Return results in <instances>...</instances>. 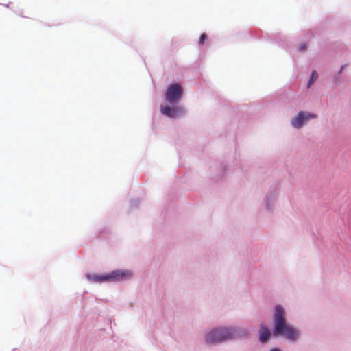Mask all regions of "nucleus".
Wrapping results in <instances>:
<instances>
[{"instance_id":"obj_1","label":"nucleus","mask_w":351,"mask_h":351,"mask_svg":"<svg viewBox=\"0 0 351 351\" xmlns=\"http://www.w3.org/2000/svg\"><path fill=\"white\" fill-rule=\"evenodd\" d=\"M184 94L183 86L180 83H171L164 93L165 103L160 106L162 115L171 119L182 117L184 108L180 105Z\"/></svg>"},{"instance_id":"obj_2","label":"nucleus","mask_w":351,"mask_h":351,"mask_svg":"<svg viewBox=\"0 0 351 351\" xmlns=\"http://www.w3.org/2000/svg\"><path fill=\"white\" fill-rule=\"evenodd\" d=\"M272 334L282 337L291 343H295L300 337L298 328L289 323L287 319V311L281 304L274 306Z\"/></svg>"},{"instance_id":"obj_3","label":"nucleus","mask_w":351,"mask_h":351,"mask_svg":"<svg viewBox=\"0 0 351 351\" xmlns=\"http://www.w3.org/2000/svg\"><path fill=\"white\" fill-rule=\"evenodd\" d=\"M249 330L241 326H224L216 328L205 336L207 343H222L236 338H245L249 337Z\"/></svg>"},{"instance_id":"obj_4","label":"nucleus","mask_w":351,"mask_h":351,"mask_svg":"<svg viewBox=\"0 0 351 351\" xmlns=\"http://www.w3.org/2000/svg\"><path fill=\"white\" fill-rule=\"evenodd\" d=\"M85 276L91 282L102 284L127 281L132 277L133 273L130 269H117L101 274L86 273Z\"/></svg>"},{"instance_id":"obj_5","label":"nucleus","mask_w":351,"mask_h":351,"mask_svg":"<svg viewBox=\"0 0 351 351\" xmlns=\"http://www.w3.org/2000/svg\"><path fill=\"white\" fill-rule=\"evenodd\" d=\"M317 115L308 111H300L297 115L293 117L291 120V125L295 129H300L309 120L316 119Z\"/></svg>"},{"instance_id":"obj_6","label":"nucleus","mask_w":351,"mask_h":351,"mask_svg":"<svg viewBox=\"0 0 351 351\" xmlns=\"http://www.w3.org/2000/svg\"><path fill=\"white\" fill-rule=\"evenodd\" d=\"M276 197V187H271L267 193L265 198L263 199V204L264 208L270 212L273 210L275 200Z\"/></svg>"},{"instance_id":"obj_7","label":"nucleus","mask_w":351,"mask_h":351,"mask_svg":"<svg viewBox=\"0 0 351 351\" xmlns=\"http://www.w3.org/2000/svg\"><path fill=\"white\" fill-rule=\"evenodd\" d=\"M271 42L278 44L280 47L286 51H289L291 48L290 41L285 35L277 34L270 36Z\"/></svg>"},{"instance_id":"obj_8","label":"nucleus","mask_w":351,"mask_h":351,"mask_svg":"<svg viewBox=\"0 0 351 351\" xmlns=\"http://www.w3.org/2000/svg\"><path fill=\"white\" fill-rule=\"evenodd\" d=\"M271 332L269 328L265 324H261L258 331V341L261 343H265L271 338Z\"/></svg>"},{"instance_id":"obj_9","label":"nucleus","mask_w":351,"mask_h":351,"mask_svg":"<svg viewBox=\"0 0 351 351\" xmlns=\"http://www.w3.org/2000/svg\"><path fill=\"white\" fill-rule=\"evenodd\" d=\"M318 73L315 70H313L307 82V88H310L317 80Z\"/></svg>"},{"instance_id":"obj_10","label":"nucleus","mask_w":351,"mask_h":351,"mask_svg":"<svg viewBox=\"0 0 351 351\" xmlns=\"http://www.w3.org/2000/svg\"><path fill=\"white\" fill-rule=\"evenodd\" d=\"M308 48V45L306 42L300 43L298 45L296 51L299 53H304Z\"/></svg>"},{"instance_id":"obj_11","label":"nucleus","mask_w":351,"mask_h":351,"mask_svg":"<svg viewBox=\"0 0 351 351\" xmlns=\"http://www.w3.org/2000/svg\"><path fill=\"white\" fill-rule=\"evenodd\" d=\"M141 199L138 197L132 198L130 201V210H135L138 208Z\"/></svg>"},{"instance_id":"obj_12","label":"nucleus","mask_w":351,"mask_h":351,"mask_svg":"<svg viewBox=\"0 0 351 351\" xmlns=\"http://www.w3.org/2000/svg\"><path fill=\"white\" fill-rule=\"evenodd\" d=\"M226 173V165H221L220 167V173L216 176H213V179H216L217 180H220L223 178L224 175Z\"/></svg>"},{"instance_id":"obj_13","label":"nucleus","mask_w":351,"mask_h":351,"mask_svg":"<svg viewBox=\"0 0 351 351\" xmlns=\"http://www.w3.org/2000/svg\"><path fill=\"white\" fill-rule=\"evenodd\" d=\"M251 36L254 38H263L264 37L263 33L260 29H254L250 32Z\"/></svg>"},{"instance_id":"obj_14","label":"nucleus","mask_w":351,"mask_h":351,"mask_svg":"<svg viewBox=\"0 0 351 351\" xmlns=\"http://www.w3.org/2000/svg\"><path fill=\"white\" fill-rule=\"evenodd\" d=\"M207 39H208V36L206 33L201 34L199 38V41H198L199 45L203 46L204 45L205 42L207 40Z\"/></svg>"},{"instance_id":"obj_15","label":"nucleus","mask_w":351,"mask_h":351,"mask_svg":"<svg viewBox=\"0 0 351 351\" xmlns=\"http://www.w3.org/2000/svg\"><path fill=\"white\" fill-rule=\"evenodd\" d=\"M340 79H341V75H339L337 73L334 75L333 77H332V82L335 84H338L340 82Z\"/></svg>"},{"instance_id":"obj_16","label":"nucleus","mask_w":351,"mask_h":351,"mask_svg":"<svg viewBox=\"0 0 351 351\" xmlns=\"http://www.w3.org/2000/svg\"><path fill=\"white\" fill-rule=\"evenodd\" d=\"M347 66V64H342L339 69V70L338 71L337 73L339 75H341L342 72L343 71V70L346 69V67Z\"/></svg>"},{"instance_id":"obj_17","label":"nucleus","mask_w":351,"mask_h":351,"mask_svg":"<svg viewBox=\"0 0 351 351\" xmlns=\"http://www.w3.org/2000/svg\"><path fill=\"white\" fill-rule=\"evenodd\" d=\"M269 351H282V350L279 347H272L269 349Z\"/></svg>"},{"instance_id":"obj_18","label":"nucleus","mask_w":351,"mask_h":351,"mask_svg":"<svg viewBox=\"0 0 351 351\" xmlns=\"http://www.w3.org/2000/svg\"><path fill=\"white\" fill-rule=\"evenodd\" d=\"M305 33H306V34H307V36H308L310 38H311V37H313V36H314V35H313V34L312 31H311V30H310V29L307 30Z\"/></svg>"},{"instance_id":"obj_19","label":"nucleus","mask_w":351,"mask_h":351,"mask_svg":"<svg viewBox=\"0 0 351 351\" xmlns=\"http://www.w3.org/2000/svg\"><path fill=\"white\" fill-rule=\"evenodd\" d=\"M4 6L6 8H9V4H5Z\"/></svg>"}]
</instances>
